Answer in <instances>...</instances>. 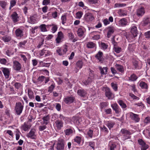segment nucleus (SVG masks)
Masks as SVG:
<instances>
[{
    "label": "nucleus",
    "mask_w": 150,
    "mask_h": 150,
    "mask_svg": "<svg viewBox=\"0 0 150 150\" xmlns=\"http://www.w3.org/2000/svg\"><path fill=\"white\" fill-rule=\"evenodd\" d=\"M24 108L23 105L20 102L16 103L14 108L15 113L18 115H20L22 113Z\"/></svg>",
    "instance_id": "f257e3e1"
},
{
    "label": "nucleus",
    "mask_w": 150,
    "mask_h": 150,
    "mask_svg": "<svg viewBox=\"0 0 150 150\" xmlns=\"http://www.w3.org/2000/svg\"><path fill=\"white\" fill-rule=\"evenodd\" d=\"M103 90L105 92V95L108 99H112L114 97V94L112 92L110 88L108 87H104Z\"/></svg>",
    "instance_id": "f03ea898"
},
{
    "label": "nucleus",
    "mask_w": 150,
    "mask_h": 150,
    "mask_svg": "<svg viewBox=\"0 0 150 150\" xmlns=\"http://www.w3.org/2000/svg\"><path fill=\"white\" fill-rule=\"evenodd\" d=\"M145 13V10L144 8L141 6L136 9V15L138 17H142Z\"/></svg>",
    "instance_id": "7ed1b4c3"
},
{
    "label": "nucleus",
    "mask_w": 150,
    "mask_h": 150,
    "mask_svg": "<svg viewBox=\"0 0 150 150\" xmlns=\"http://www.w3.org/2000/svg\"><path fill=\"white\" fill-rule=\"evenodd\" d=\"M64 139H60L58 140L57 144L56 149L57 150H64Z\"/></svg>",
    "instance_id": "20e7f679"
},
{
    "label": "nucleus",
    "mask_w": 150,
    "mask_h": 150,
    "mask_svg": "<svg viewBox=\"0 0 150 150\" xmlns=\"http://www.w3.org/2000/svg\"><path fill=\"white\" fill-rule=\"evenodd\" d=\"M1 69L6 79H8L10 75V72L11 69L6 67H1Z\"/></svg>",
    "instance_id": "39448f33"
},
{
    "label": "nucleus",
    "mask_w": 150,
    "mask_h": 150,
    "mask_svg": "<svg viewBox=\"0 0 150 150\" xmlns=\"http://www.w3.org/2000/svg\"><path fill=\"white\" fill-rule=\"evenodd\" d=\"M138 142L139 144L141 146V150H146L149 148L148 145L146 144L142 139H138Z\"/></svg>",
    "instance_id": "423d86ee"
},
{
    "label": "nucleus",
    "mask_w": 150,
    "mask_h": 150,
    "mask_svg": "<svg viewBox=\"0 0 150 150\" xmlns=\"http://www.w3.org/2000/svg\"><path fill=\"white\" fill-rule=\"evenodd\" d=\"M94 75L91 72L89 74V77L87 80L83 81V83L86 85H88L94 79Z\"/></svg>",
    "instance_id": "0eeeda50"
},
{
    "label": "nucleus",
    "mask_w": 150,
    "mask_h": 150,
    "mask_svg": "<svg viewBox=\"0 0 150 150\" xmlns=\"http://www.w3.org/2000/svg\"><path fill=\"white\" fill-rule=\"evenodd\" d=\"M35 129H32L27 134L26 136L28 138H30L32 139H36V135L35 134Z\"/></svg>",
    "instance_id": "6e6552de"
},
{
    "label": "nucleus",
    "mask_w": 150,
    "mask_h": 150,
    "mask_svg": "<svg viewBox=\"0 0 150 150\" xmlns=\"http://www.w3.org/2000/svg\"><path fill=\"white\" fill-rule=\"evenodd\" d=\"M52 54V53L49 51L46 50L45 48L43 49L40 51L39 55L41 56L44 55L45 57L49 56Z\"/></svg>",
    "instance_id": "1a4fd4ad"
},
{
    "label": "nucleus",
    "mask_w": 150,
    "mask_h": 150,
    "mask_svg": "<svg viewBox=\"0 0 150 150\" xmlns=\"http://www.w3.org/2000/svg\"><path fill=\"white\" fill-rule=\"evenodd\" d=\"M28 121L24 122L23 124L21 126V129L24 131H26L28 130L31 127V125H28Z\"/></svg>",
    "instance_id": "9d476101"
},
{
    "label": "nucleus",
    "mask_w": 150,
    "mask_h": 150,
    "mask_svg": "<svg viewBox=\"0 0 150 150\" xmlns=\"http://www.w3.org/2000/svg\"><path fill=\"white\" fill-rule=\"evenodd\" d=\"M129 115L131 119L135 122H137L139 121L140 118L139 117L138 115L134 114L132 112H130Z\"/></svg>",
    "instance_id": "9b49d317"
},
{
    "label": "nucleus",
    "mask_w": 150,
    "mask_h": 150,
    "mask_svg": "<svg viewBox=\"0 0 150 150\" xmlns=\"http://www.w3.org/2000/svg\"><path fill=\"white\" fill-rule=\"evenodd\" d=\"M150 24V18L146 16L144 17L141 22V24L144 27H145Z\"/></svg>",
    "instance_id": "f8f14e48"
},
{
    "label": "nucleus",
    "mask_w": 150,
    "mask_h": 150,
    "mask_svg": "<svg viewBox=\"0 0 150 150\" xmlns=\"http://www.w3.org/2000/svg\"><path fill=\"white\" fill-rule=\"evenodd\" d=\"M75 99L74 97L67 96L64 99V101L66 104H70L73 102Z\"/></svg>",
    "instance_id": "ddd939ff"
},
{
    "label": "nucleus",
    "mask_w": 150,
    "mask_h": 150,
    "mask_svg": "<svg viewBox=\"0 0 150 150\" xmlns=\"http://www.w3.org/2000/svg\"><path fill=\"white\" fill-rule=\"evenodd\" d=\"M111 107L116 114H119L121 111V109L117 103L111 104Z\"/></svg>",
    "instance_id": "4468645a"
},
{
    "label": "nucleus",
    "mask_w": 150,
    "mask_h": 150,
    "mask_svg": "<svg viewBox=\"0 0 150 150\" xmlns=\"http://www.w3.org/2000/svg\"><path fill=\"white\" fill-rule=\"evenodd\" d=\"M13 68L15 70L20 71L21 69V65L18 61H13Z\"/></svg>",
    "instance_id": "2eb2a0df"
},
{
    "label": "nucleus",
    "mask_w": 150,
    "mask_h": 150,
    "mask_svg": "<svg viewBox=\"0 0 150 150\" xmlns=\"http://www.w3.org/2000/svg\"><path fill=\"white\" fill-rule=\"evenodd\" d=\"M103 53L100 51H99L95 56V58L98 60L100 62H102L104 60Z\"/></svg>",
    "instance_id": "dca6fc26"
},
{
    "label": "nucleus",
    "mask_w": 150,
    "mask_h": 150,
    "mask_svg": "<svg viewBox=\"0 0 150 150\" xmlns=\"http://www.w3.org/2000/svg\"><path fill=\"white\" fill-rule=\"evenodd\" d=\"M85 19L86 21L88 22L93 21L94 18L92 13H88L85 15Z\"/></svg>",
    "instance_id": "f3484780"
},
{
    "label": "nucleus",
    "mask_w": 150,
    "mask_h": 150,
    "mask_svg": "<svg viewBox=\"0 0 150 150\" xmlns=\"http://www.w3.org/2000/svg\"><path fill=\"white\" fill-rule=\"evenodd\" d=\"M11 17L14 23H16L18 21V19L19 17L16 12H14L13 14L11 15Z\"/></svg>",
    "instance_id": "a211bd4d"
},
{
    "label": "nucleus",
    "mask_w": 150,
    "mask_h": 150,
    "mask_svg": "<svg viewBox=\"0 0 150 150\" xmlns=\"http://www.w3.org/2000/svg\"><path fill=\"white\" fill-rule=\"evenodd\" d=\"M130 32L134 38L137 36L138 33L137 28L136 26H132L131 28Z\"/></svg>",
    "instance_id": "6ab92c4d"
},
{
    "label": "nucleus",
    "mask_w": 150,
    "mask_h": 150,
    "mask_svg": "<svg viewBox=\"0 0 150 150\" xmlns=\"http://www.w3.org/2000/svg\"><path fill=\"white\" fill-rule=\"evenodd\" d=\"M55 123L56 127L58 130L61 129L62 127H63V122L61 120H57Z\"/></svg>",
    "instance_id": "aec40b11"
},
{
    "label": "nucleus",
    "mask_w": 150,
    "mask_h": 150,
    "mask_svg": "<svg viewBox=\"0 0 150 150\" xmlns=\"http://www.w3.org/2000/svg\"><path fill=\"white\" fill-rule=\"evenodd\" d=\"M108 31L107 33V36L108 38H109L114 32L115 29L114 27L112 26L109 27L108 28Z\"/></svg>",
    "instance_id": "412c9836"
},
{
    "label": "nucleus",
    "mask_w": 150,
    "mask_h": 150,
    "mask_svg": "<svg viewBox=\"0 0 150 150\" xmlns=\"http://www.w3.org/2000/svg\"><path fill=\"white\" fill-rule=\"evenodd\" d=\"M115 66L116 69L119 72L121 73H123L124 72V69L122 66L116 64Z\"/></svg>",
    "instance_id": "4be33fe9"
},
{
    "label": "nucleus",
    "mask_w": 150,
    "mask_h": 150,
    "mask_svg": "<svg viewBox=\"0 0 150 150\" xmlns=\"http://www.w3.org/2000/svg\"><path fill=\"white\" fill-rule=\"evenodd\" d=\"M83 64V62L81 60H79L76 62V65L77 70H76V72L79 69L82 67Z\"/></svg>",
    "instance_id": "5701e85b"
},
{
    "label": "nucleus",
    "mask_w": 150,
    "mask_h": 150,
    "mask_svg": "<svg viewBox=\"0 0 150 150\" xmlns=\"http://www.w3.org/2000/svg\"><path fill=\"white\" fill-rule=\"evenodd\" d=\"M16 36L17 37H21L23 36V31L20 28L17 29L15 32Z\"/></svg>",
    "instance_id": "b1692460"
},
{
    "label": "nucleus",
    "mask_w": 150,
    "mask_h": 150,
    "mask_svg": "<svg viewBox=\"0 0 150 150\" xmlns=\"http://www.w3.org/2000/svg\"><path fill=\"white\" fill-rule=\"evenodd\" d=\"M77 93L79 95L82 97H85L87 94V93L85 90L81 89L79 90Z\"/></svg>",
    "instance_id": "393cba45"
},
{
    "label": "nucleus",
    "mask_w": 150,
    "mask_h": 150,
    "mask_svg": "<svg viewBox=\"0 0 150 150\" xmlns=\"http://www.w3.org/2000/svg\"><path fill=\"white\" fill-rule=\"evenodd\" d=\"M127 20L125 18H123L119 20V24L122 26L127 25Z\"/></svg>",
    "instance_id": "a878e982"
},
{
    "label": "nucleus",
    "mask_w": 150,
    "mask_h": 150,
    "mask_svg": "<svg viewBox=\"0 0 150 150\" xmlns=\"http://www.w3.org/2000/svg\"><path fill=\"white\" fill-rule=\"evenodd\" d=\"M99 69L101 75H105L107 74L108 69L107 67H103L102 68L101 67H99Z\"/></svg>",
    "instance_id": "bb28decb"
},
{
    "label": "nucleus",
    "mask_w": 150,
    "mask_h": 150,
    "mask_svg": "<svg viewBox=\"0 0 150 150\" xmlns=\"http://www.w3.org/2000/svg\"><path fill=\"white\" fill-rule=\"evenodd\" d=\"M11 38L8 35H6L2 38V40L5 42H8L11 41Z\"/></svg>",
    "instance_id": "cd10ccee"
},
{
    "label": "nucleus",
    "mask_w": 150,
    "mask_h": 150,
    "mask_svg": "<svg viewBox=\"0 0 150 150\" xmlns=\"http://www.w3.org/2000/svg\"><path fill=\"white\" fill-rule=\"evenodd\" d=\"M139 86L142 89H147L148 88L147 84L143 81H141L139 83Z\"/></svg>",
    "instance_id": "c85d7f7f"
},
{
    "label": "nucleus",
    "mask_w": 150,
    "mask_h": 150,
    "mask_svg": "<svg viewBox=\"0 0 150 150\" xmlns=\"http://www.w3.org/2000/svg\"><path fill=\"white\" fill-rule=\"evenodd\" d=\"M96 46V45L92 42H88L86 43V47L88 48H93Z\"/></svg>",
    "instance_id": "c756f323"
},
{
    "label": "nucleus",
    "mask_w": 150,
    "mask_h": 150,
    "mask_svg": "<svg viewBox=\"0 0 150 150\" xmlns=\"http://www.w3.org/2000/svg\"><path fill=\"white\" fill-rule=\"evenodd\" d=\"M137 78L138 77L137 75L135 74H133L129 77V81H136Z\"/></svg>",
    "instance_id": "7c9ffc66"
},
{
    "label": "nucleus",
    "mask_w": 150,
    "mask_h": 150,
    "mask_svg": "<svg viewBox=\"0 0 150 150\" xmlns=\"http://www.w3.org/2000/svg\"><path fill=\"white\" fill-rule=\"evenodd\" d=\"M28 97L30 99H33L34 98V93L33 91L30 89L28 90Z\"/></svg>",
    "instance_id": "2f4dec72"
},
{
    "label": "nucleus",
    "mask_w": 150,
    "mask_h": 150,
    "mask_svg": "<svg viewBox=\"0 0 150 150\" xmlns=\"http://www.w3.org/2000/svg\"><path fill=\"white\" fill-rule=\"evenodd\" d=\"M77 34L78 36L81 37H82L84 35V32L82 29L79 28L77 31Z\"/></svg>",
    "instance_id": "473e14b6"
},
{
    "label": "nucleus",
    "mask_w": 150,
    "mask_h": 150,
    "mask_svg": "<svg viewBox=\"0 0 150 150\" xmlns=\"http://www.w3.org/2000/svg\"><path fill=\"white\" fill-rule=\"evenodd\" d=\"M118 103L119 104V105L121 106V108H126L127 106L126 104H125L122 100H120L118 101Z\"/></svg>",
    "instance_id": "72a5a7b5"
},
{
    "label": "nucleus",
    "mask_w": 150,
    "mask_h": 150,
    "mask_svg": "<svg viewBox=\"0 0 150 150\" xmlns=\"http://www.w3.org/2000/svg\"><path fill=\"white\" fill-rule=\"evenodd\" d=\"M68 46L67 45H65L61 47L62 51L64 55L66 54L67 51H68Z\"/></svg>",
    "instance_id": "f704fd0d"
},
{
    "label": "nucleus",
    "mask_w": 150,
    "mask_h": 150,
    "mask_svg": "<svg viewBox=\"0 0 150 150\" xmlns=\"http://www.w3.org/2000/svg\"><path fill=\"white\" fill-rule=\"evenodd\" d=\"M39 28L42 32H46L47 31L46 28V25L45 24L41 25L40 26Z\"/></svg>",
    "instance_id": "c9c22d12"
},
{
    "label": "nucleus",
    "mask_w": 150,
    "mask_h": 150,
    "mask_svg": "<svg viewBox=\"0 0 150 150\" xmlns=\"http://www.w3.org/2000/svg\"><path fill=\"white\" fill-rule=\"evenodd\" d=\"M121 133L122 134H125L126 135H130L132 133L129 130L125 129H122L121 130Z\"/></svg>",
    "instance_id": "e433bc0d"
},
{
    "label": "nucleus",
    "mask_w": 150,
    "mask_h": 150,
    "mask_svg": "<svg viewBox=\"0 0 150 150\" xmlns=\"http://www.w3.org/2000/svg\"><path fill=\"white\" fill-rule=\"evenodd\" d=\"M30 20L28 21L29 23L32 24H34L36 23V20L34 16H30Z\"/></svg>",
    "instance_id": "4c0bfd02"
},
{
    "label": "nucleus",
    "mask_w": 150,
    "mask_h": 150,
    "mask_svg": "<svg viewBox=\"0 0 150 150\" xmlns=\"http://www.w3.org/2000/svg\"><path fill=\"white\" fill-rule=\"evenodd\" d=\"M16 3V1L15 0H11L10 1V6L9 7V10H11L12 8L15 6Z\"/></svg>",
    "instance_id": "58836bf2"
},
{
    "label": "nucleus",
    "mask_w": 150,
    "mask_h": 150,
    "mask_svg": "<svg viewBox=\"0 0 150 150\" xmlns=\"http://www.w3.org/2000/svg\"><path fill=\"white\" fill-rule=\"evenodd\" d=\"M109 147L110 150H114L115 148H116V145L112 142H110L109 144Z\"/></svg>",
    "instance_id": "ea45409f"
},
{
    "label": "nucleus",
    "mask_w": 150,
    "mask_h": 150,
    "mask_svg": "<svg viewBox=\"0 0 150 150\" xmlns=\"http://www.w3.org/2000/svg\"><path fill=\"white\" fill-rule=\"evenodd\" d=\"M113 50L117 53H120L122 50L121 48L118 46L113 47Z\"/></svg>",
    "instance_id": "a19ab883"
},
{
    "label": "nucleus",
    "mask_w": 150,
    "mask_h": 150,
    "mask_svg": "<svg viewBox=\"0 0 150 150\" xmlns=\"http://www.w3.org/2000/svg\"><path fill=\"white\" fill-rule=\"evenodd\" d=\"M115 122H108L107 124V126L110 129L112 128L115 125Z\"/></svg>",
    "instance_id": "79ce46f5"
},
{
    "label": "nucleus",
    "mask_w": 150,
    "mask_h": 150,
    "mask_svg": "<svg viewBox=\"0 0 150 150\" xmlns=\"http://www.w3.org/2000/svg\"><path fill=\"white\" fill-rule=\"evenodd\" d=\"M7 5V2L5 1H0V6L3 9H5Z\"/></svg>",
    "instance_id": "37998d69"
},
{
    "label": "nucleus",
    "mask_w": 150,
    "mask_h": 150,
    "mask_svg": "<svg viewBox=\"0 0 150 150\" xmlns=\"http://www.w3.org/2000/svg\"><path fill=\"white\" fill-rule=\"evenodd\" d=\"M83 15V13L81 11H78L76 13V18L78 19H80L82 17Z\"/></svg>",
    "instance_id": "c03bdc74"
},
{
    "label": "nucleus",
    "mask_w": 150,
    "mask_h": 150,
    "mask_svg": "<svg viewBox=\"0 0 150 150\" xmlns=\"http://www.w3.org/2000/svg\"><path fill=\"white\" fill-rule=\"evenodd\" d=\"M100 46L101 48L104 50H106L108 47V45L107 44L103 42H101Z\"/></svg>",
    "instance_id": "a18cd8bd"
},
{
    "label": "nucleus",
    "mask_w": 150,
    "mask_h": 150,
    "mask_svg": "<svg viewBox=\"0 0 150 150\" xmlns=\"http://www.w3.org/2000/svg\"><path fill=\"white\" fill-rule=\"evenodd\" d=\"M108 105V102H103L101 103L100 104V108L103 109V108L106 107Z\"/></svg>",
    "instance_id": "49530a36"
},
{
    "label": "nucleus",
    "mask_w": 150,
    "mask_h": 150,
    "mask_svg": "<svg viewBox=\"0 0 150 150\" xmlns=\"http://www.w3.org/2000/svg\"><path fill=\"white\" fill-rule=\"evenodd\" d=\"M55 87V84H52L50 85V86L48 88V92H50V93H52L53 92V91Z\"/></svg>",
    "instance_id": "de8ad7c7"
},
{
    "label": "nucleus",
    "mask_w": 150,
    "mask_h": 150,
    "mask_svg": "<svg viewBox=\"0 0 150 150\" xmlns=\"http://www.w3.org/2000/svg\"><path fill=\"white\" fill-rule=\"evenodd\" d=\"M7 62V60L4 58H0V64H1L6 65Z\"/></svg>",
    "instance_id": "09e8293b"
},
{
    "label": "nucleus",
    "mask_w": 150,
    "mask_h": 150,
    "mask_svg": "<svg viewBox=\"0 0 150 150\" xmlns=\"http://www.w3.org/2000/svg\"><path fill=\"white\" fill-rule=\"evenodd\" d=\"M61 19L62 24L64 25L66 22L67 20L66 16L65 15H62L61 17Z\"/></svg>",
    "instance_id": "8fccbe9b"
},
{
    "label": "nucleus",
    "mask_w": 150,
    "mask_h": 150,
    "mask_svg": "<svg viewBox=\"0 0 150 150\" xmlns=\"http://www.w3.org/2000/svg\"><path fill=\"white\" fill-rule=\"evenodd\" d=\"M66 135H69L73 133V131L71 129H68L64 130Z\"/></svg>",
    "instance_id": "3c124183"
},
{
    "label": "nucleus",
    "mask_w": 150,
    "mask_h": 150,
    "mask_svg": "<svg viewBox=\"0 0 150 150\" xmlns=\"http://www.w3.org/2000/svg\"><path fill=\"white\" fill-rule=\"evenodd\" d=\"M52 26H53L51 30L53 33H54L57 30L58 27L56 25H54V24H52Z\"/></svg>",
    "instance_id": "603ef678"
},
{
    "label": "nucleus",
    "mask_w": 150,
    "mask_h": 150,
    "mask_svg": "<svg viewBox=\"0 0 150 150\" xmlns=\"http://www.w3.org/2000/svg\"><path fill=\"white\" fill-rule=\"evenodd\" d=\"M111 85L112 88L115 91H117L118 87L117 84L114 83L113 82H112L111 83Z\"/></svg>",
    "instance_id": "864d4df0"
},
{
    "label": "nucleus",
    "mask_w": 150,
    "mask_h": 150,
    "mask_svg": "<svg viewBox=\"0 0 150 150\" xmlns=\"http://www.w3.org/2000/svg\"><path fill=\"white\" fill-rule=\"evenodd\" d=\"M40 62V64L42 67H49L50 66V63H46L43 62L42 61H41Z\"/></svg>",
    "instance_id": "5fc2aeb1"
},
{
    "label": "nucleus",
    "mask_w": 150,
    "mask_h": 150,
    "mask_svg": "<svg viewBox=\"0 0 150 150\" xmlns=\"http://www.w3.org/2000/svg\"><path fill=\"white\" fill-rule=\"evenodd\" d=\"M27 42V41L26 40H24L23 41L21 42L18 44V46L22 48L23 47V45L24 46Z\"/></svg>",
    "instance_id": "6e6d98bb"
},
{
    "label": "nucleus",
    "mask_w": 150,
    "mask_h": 150,
    "mask_svg": "<svg viewBox=\"0 0 150 150\" xmlns=\"http://www.w3.org/2000/svg\"><path fill=\"white\" fill-rule=\"evenodd\" d=\"M14 52H12L10 50L8 49L6 51V54L8 56L14 54Z\"/></svg>",
    "instance_id": "4d7b16f0"
},
{
    "label": "nucleus",
    "mask_w": 150,
    "mask_h": 150,
    "mask_svg": "<svg viewBox=\"0 0 150 150\" xmlns=\"http://www.w3.org/2000/svg\"><path fill=\"white\" fill-rule=\"evenodd\" d=\"M112 41V44L113 45L114 47H117V45H118V43L115 41V36H113V37L112 38L111 40Z\"/></svg>",
    "instance_id": "13d9d810"
},
{
    "label": "nucleus",
    "mask_w": 150,
    "mask_h": 150,
    "mask_svg": "<svg viewBox=\"0 0 150 150\" xmlns=\"http://www.w3.org/2000/svg\"><path fill=\"white\" fill-rule=\"evenodd\" d=\"M14 86L15 88L17 89H19L21 86H22L21 84L20 83L16 82L14 84Z\"/></svg>",
    "instance_id": "bf43d9fd"
},
{
    "label": "nucleus",
    "mask_w": 150,
    "mask_h": 150,
    "mask_svg": "<svg viewBox=\"0 0 150 150\" xmlns=\"http://www.w3.org/2000/svg\"><path fill=\"white\" fill-rule=\"evenodd\" d=\"M57 38H64V34L63 33L60 31H59L57 35Z\"/></svg>",
    "instance_id": "052dcab7"
},
{
    "label": "nucleus",
    "mask_w": 150,
    "mask_h": 150,
    "mask_svg": "<svg viewBox=\"0 0 150 150\" xmlns=\"http://www.w3.org/2000/svg\"><path fill=\"white\" fill-rule=\"evenodd\" d=\"M100 128L103 131L105 132V133H108V129L105 125H103L102 127H100Z\"/></svg>",
    "instance_id": "680f3d73"
},
{
    "label": "nucleus",
    "mask_w": 150,
    "mask_h": 150,
    "mask_svg": "<svg viewBox=\"0 0 150 150\" xmlns=\"http://www.w3.org/2000/svg\"><path fill=\"white\" fill-rule=\"evenodd\" d=\"M81 141V138L80 137L76 136V142L79 144H80Z\"/></svg>",
    "instance_id": "e2e57ef3"
},
{
    "label": "nucleus",
    "mask_w": 150,
    "mask_h": 150,
    "mask_svg": "<svg viewBox=\"0 0 150 150\" xmlns=\"http://www.w3.org/2000/svg\"><path fill=\"white\" fill-rule=\"evenodd\" d=\"M63 39L57 37L55 39L56 44H59L62 42L63 41Z\"/></svg>",
    "instance_id": "0e129e2a"
},
{
    "label": "nucleus",
    "mask_w": 150,
    "mask_h": 150,
    "mask_svg": "<svg viewBox=\"0 0 150 150\" xmlns=\"http://www.w3.org/2000/svg\"><path fill=\"white\" fill-rule=\"evenodd\" d=\"M45 78V76H41L39 77L37 80L39 82H42L43 81Z\"/></svg>",
    "instance_id": "69168bd1"
},
{
    "label": "nucleus",
    "mask_w": 150,
    "mask_h": 150,
    "mask_svg": "<svg viewBox=\"0 0 150 150\" xmlns=\"http://www.w3.org/2000/svg\"><path fill=\"white\" fill-rule=\"evenodd\" d=\"M55 108L58 111H59L61 110V105L59 103H56Z\"/></svg>",
    "instance_id": "338daca9"
},
{
    "label": "nucleus",
    "mask_w": 150,
    "mask_h": 150,
    "mask_svg": "<svg viewBox=\"0 0 150 150\" xmlns=\"http://www.w3.org/2000/svg\"><path fill=\"white\" fill-rule=\"evenodd\" d=\"M144 122L146 124L150 123V117H146L144 120Z\"/></svg>",
    "instance_id": "774afa93"
}]
</instances>
